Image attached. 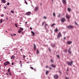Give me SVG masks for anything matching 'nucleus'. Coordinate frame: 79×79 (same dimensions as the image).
<instances>
[{
	"label": "nucleus",
	"instance_id": "nucleus-16",
	"mask_svg": "<svg viewBox=\"0 0 79 79\" xmlns=\"http://www.w3.org/2000/svg\"><path fill=\"white\" fill-rule=\"evenodd\" d=\"M11 59H15V56L14 55L12 56V57H10Z\"/></svg>",
	"mask_w": 79,
	"mask_h": 79
},
{
	"label": "nucleus",
	"instance_id": "nucleus-42",
	"mask_svg": "<svg viewBox=\"0 0 79 79\" xmlns=\"http://www.w3.org/2000/svg\"><path fill=\"white\" fill-rule=\"evenodd\" d=\"M66 79H70L68 77H66Z\"/></svg>",
	"mask_w": 79,
	"mask_h": 79
},
{
	"label": "nucleus",
	"instance_id": "nucleus-22",
	"mask_svg": "<svg viewBox=\"0 0 79 79\" xmlns=\"http://www.w3.org/2000/svg\"><path fill=\"white\" fill-rule=\"evenodd\" d=\"M36 53L37 54L39 53V50L38 49L37 50V51L36 52Z\"/></svg>",
	"mask_w": 79,
	"mask_h": 79
},
{
	"label": "nucleus",
	"instance_id": "nucleus-29",
	"mask_svg": "<svg viewBox=\"0 0 79 79\" xmlns=\"http://www.w3.org/2000/svg\"><path fill=\"white\" fill-rule=\"evenodd\" d=\"M75 25H77V26L78 25V24H77V23L76 22H75Z\"/></svg>",
	"mask_w": 79,
	"mask_h": 79
},
{
	"label": "nucleus",
	"instance_id": "nucleus-27",
	"mask_svg": "<svg viewBox=\"0 0 79 79\" xmlns=\"http://www.w3.org/2000/svg\"><path fill=\"white\" fill-rule=\"evenodd\" d=\"M8 73H10V69H8Z\"/></svg>",
	"mask_w": 79,
	"mask_h": 79
},
{
	"label": "nucleus",
	"instance_id": "nucleus-8",
	"mask_svg": "<svg viewBox=\"0 0 79 79\" xmlns=\"http://www.w3.org/2000/svg\"><path fill=\"white\" fill-rule=\"evenodd\" d=\"M66 18L67 19H70V16L67 14L66 15Z\"/></svg>",
	"mask_w": 79,
	"mask_h": 79
},
{
	"label": "nucleus",
	"instance_id": "nucleus-40",
	"mask_svg": "<svg viewBox=\"0 0 79 79\" xmlns=\"http://www.w3.org/2000/svg\"><path fill=\"white\" fill-rule=\"evenodd\" d=\"M10 5V3L9 2H8L7 3V5H8H8Z\"/></svg>",
	"mask_w": 79,
	"mask_h": 79
},
{
	"label": "nucleus",
	"instance_id": "nucleus-54",
	"mask_svg": "<svg viewBox=\"0 0 79 79\" xmlns=\"http://www.w3.org/2000/svg\"><path fill=\"white\" fill-rule=\"evenodd\" d=\"M45 26H48L47 24H45Z\"/></svg>",
	"mask_w": 79,
	"mask_h": 79
},
{
	"label": "nucleus",
	"instance_id": "nucleus-51",
	"mask_svg": "<svg viewBox=\"0 0 79 79\" xmlns=\"http://www.w3.org/2000/svg\"><path fill=\"white\" fill-rule=\"evenodd\" d=\"M23 56L24 58H25L26 57V56Z\"/></svg>",
	"mask_w": 79,
	"mask_h": 79
},
{
	"label": "nucleus",
	"instance_id": "nucleus-13",
	"mask_svg": "<svg viewBox=\"0 0 79 79\" xmlns=\"http://www.w3.org/2000/svg\"><path fill=\"white\" fill-rule=\"evenodd\" d=\"M71 50V48H70L68 52L69 54H71V50Z\"/></svg>",
	"mask_w": 79,
	"mask_h": 79
},
{
	"label": "nucleus",
	"instance_id": "nucleus-48",
	"mask_svg": "<svg viewBox=\"0 0 79 79\" xmlns=\"http://www.w3.org/2000/svg\"><path fill=\"white\" fill-rule=\"evenodd\" d=\"M57 57L58 58H60V56H59V55H57Z\"/></svg>",
	"mask_w": 79,
	"mask_h": 79
},
{
	"label": "nucleus",
	"instance_id": "nucleus-53",
	"mask_svg": "<svg viewBox=\"0 0 79 79\" xmlns=\"http://www.w3.org/2000/svg\"><path fill=\"white\" fill-rule=\"evenodd\" d=\"M67 71H69V69H67Z\"/></svg>",
	"mask_w": 79,
	"mask_h": 79
},
{
	"label": "nucleus",
	"instance_id": "nucleus-62",
	"mask_svg": "<svg viewBox=\"0 0 79 79\" xmlns=\"http://www.w3.org/2000/svg\"><path fill=\"white\" fill-rule=\"evenodd\" d=\"M52 2H53V0H52Z\"/></svg>",
	"mask_w": 79,
	"mask_h": 79
},
{
	"label": "nucleus",
	"instance_id": "nucleus-34",
	"mask_svg": "<svg viewBox=\"0 0 79 79\" xmlns=\"http://www.w3.org/2000/svg\"><path fill=\"white\" fill-rule=\"evenodd\" d=\"M45 23V22H44L42 24V26H43L44 25V23Z\"/></svg>",
	"mask_w": 79,
	"mask_h": 79
},
{
	"label": "nucleus",
	"instance_id": "nucleus-33",
	"mask_svg": "<svg viewBox=\"0 0 79 79\" xmlns=\"http://www.w3.org/2000/svg\"><path fill=\"white\" fill-rule=\"evenodd\" d=\"M10 12L11 13H14V11L13 10H11Z\"/></svg>",
	"mask_w": 79,
	"mask_h": 79
},
{
	"label": "nucleus",
	"instance_id": "nucleus-28",
	"mask_svg": "<svg viewBox=\"0 0 79 79\" xmlns=\"http://www.w3.org/2000/svg\"><path fill=\"white\" fill-rule=\"evenodd\" d=\"M58 17V18H60V17H61V14H59Z\"/></svg>",
	"mask_w": 79,
	"mask_h": 79
},
{
	"label": "nucleus",
	"instance_id": "nucleus-41",
	"mask_svg": "<svg viewBox=\"0 0 79 79\" xmlns=\"http://www.w3.org/2000/svg\"><path fill=\"white\" fill-rule=\"evenodd\" d=\"M51 62H52V63H53V60H51Z\"/></svg>",
	"mask_w": 79,
	"mask_h": 79
},
{
	"label": "nucleus",
	"instance_id": "nucleus-60",
	"mask_svg": "<svg viewBox=\"0 0 79 79\" xmlns=\"http://www.w3.org/2000/svg\"><path fill=\"white\" fill-rule=\"evenodd\" d=\"M64 39H66V38H65V37H64Z\"/></svg>",
	"mask_w": 79,
	"mask_h": 79
},
{
	"label": "nucleus",
	"instance_id": "nucleus-11",
	"mask_svg": "<svg viewBox=\"0 0 79 79\" xmlns=\"http://www.w3.org/2000/svg\"><path fill=\"white\" fill-rule=\"evenodd\" d=\"M67 43L68 44H69V45H70V44H72V42L68 41H67Z\"/></svg>",
	"mask_w": 79,
	"mask_h": 79
},
{
	"label": "nucleus",
	"instance_id": "nucleus-59",
	"mask_svg": "<svg viewBox=\"0 0 79 79\" xmlns=\"http://www.w3.org/2000/svg\"><path fill=\"white\" fill-rule=\"evenodd\" d=\"M27 22H25V23L26 24H27Z\"/></svg>",
	"mask_w": 79,
	"mask_h": 79
},
{
	"label": "nucleus",
	"instance_id": "nucleus-2",
	"mask_svg": "<svg viewBox=\"0 0 79 79\" xmlns=\"http://www.w3.org/2000/svg\"><path fill=\"white\" fill-rule=\"evenodd\" d=\"M67 63L69 66H72V64H73V61H71V62L67 61Z\"/></svg>",
	"mask_w": 79,
	"mask_h": 79
},
{
	"label": "nucleus",
	"instance_id": "nucleus-12",
	"mask_svg": "<svg viewBox=\"0 0 79 79\" xmlns=\"http://www.w3.org/2000/svg\"><path fill=\"white\" fill-rule=\"evenodd\" d=\"M51 66L52 67V68H56V65H55L53 64L51 65Z\"/></svg>",
	"mask_w": 79,
	"mask_h": 79
},
{
	"label": "nucleus",
	"instance_id": "nucleus-64",
	"mask_svg": "<svg viewBox=\"0 0 79 79\" xmlns=\"http://www.w3.org/2000/svg\"><path fill=\"white\" fill-rule=\"evenodd\" d=\"M31 35V36H32L33 35Z\"/></svg>",
	"mask_w": 79,
	"mask_h": 79
},
{
	"label": "nucleus",
	"instance_id": "nucleus-39",
	"mask_svg": "<svg viewBox=\"0 0 79 79\" xmlns=\"http://www.w3.org/2000/svg\"><path fill=\"white\" fill-rule=\"evenodd\" d=\"M1 17H3V16H4V15H1Z\"/></svg>",
	"mask_w": 79,
	"mask_h": 79
},
{
	"label": "nucleus",
	"instance_id": "nucleus-47",
	"mask_svg": "<svg viewBox=\"0 0 79 79\" xmlns=\"http://www.w3.org/2000/svg\"><path fill=\"white\" fill-rule=\"evenodd\" d=\"M34 69V71H36V69Z\"/></svg>",
	"mask_w": 79,
	"mask_h": 79
},
{
	"label": "nucleus",
	"instance_id": "nucleus-3",
	"mask_svg": "<svg viewBox=\"0 0 79 79\" xmlns=\"http://www.w3.org/2000/svg\"><path fill=\"white\" fill-rule=\"evenodd\" d=\"M67 28H68V29H73V28H74V26H73V25L68 26Z\"/></svg>",
	"mask_w": 79,
	"mask_h": 79
},
{
	"label": "nucleus",
	"instance_id": "nucleus-61",
	"mask_svg": "<svg viewBox=\"0 0 79 79\" xmlns=\"http://www.w3.org/2000/svg\"><path fill=\"white\" fill-rule=\"evenodd\" d=\"M21 66H22V64H20Z\"/></svg>",
	"mask_w": 79,
	"mask_h": 79
},
{
	"label": "nucleus",
	"instance_id": "nucleus-52",
	"mask_svg": "<svg viewBox=\"0 0 79 79\" xmlns=\"http://www.w3.org/2000/svg\"><path fill=\"white\" fill-rule=\"evenodd\" d=\"M20 64H21V63H22V61H20Z\"/></svg>",
	"mask_w": 79,
	"mask_h": 79
},
{
	"label": "nucleus",
	"instance_id": "nucleus-44",
	"mask_svg": "<svg viewBox=\"0 0 79 79\" xmlns=\"http://www.w3.org/2000/svg\"><path fill=\"white\" fill-rule=\"evenodd\" d=\"M48 50H49V51H51V49H50V48H48Z\"/></svg>",
	"mask_w": 79,
	"mask_h": 79
},
{
	"label": "nucleus",
	"instance_id": "nucleus-7",
	"mask_svg": "<svg viewBox=\"0 0 79 79\" xmlns=\"http://www.w3.org/2000/svg\"><path fill=\"white\" fill-rule=\"evenodd\" d=\"M61 32H59L57 35V37L60 38V37H61Z\"/></svg>",
	"mask_w": 79,
	"mask_h": 79
},
{
	"label": "nucleus",
	"instance_id": "nucleus-9",
	"mask_svg": "<svg viewBox=\"0 0 79 79\" xmlns=\"http://www.w3.org/2000/svg\"><path fill=\"white\" fill-rule=\"evenodd\" d=\"M54 77L55 79H58V76L57 74L55 75Z\"/></svg>",
	"mask_w": 79,
	"mask_h": 79
},
{
	"label": "nucleus",
	"instance_id": "nucleus-45",
	"mask_svg": "<svg viewBox=\"0 0 79 79\" xmlns=\"http://www.w3.org/2000/svg\"><path fill=\"white\" fill-rule=\"evenodd\" d=\"M14 63H13V62H12V65L13 66V65H14Z\"/></svg>",
	"mask_w": 79,
	"mask_h": 79
},
{
	"label": "nucleus",
	"instance_id": "nucleus-35",
	"mask_svg": "<svg viewBox=\"0 0 79 79\" xmlns=\"http://www.w3.org/2000/svg\"><path fill=\"white\" fill-rule=\"evenodd\" d=\"M9 75L10 76H11L12 74H11V72H9Z\"/></svg>",
	"mask_w": 79,
	"mask_h": 79
},
{
	"label": "nucleus",
	"instance_id": "nucleus-17",
	"mask_svg": "<svg viewBox=\"0 0 79 79\" xmlns=\"http://www.w3.org/2000/svg\"><path fill=\"white\" fill-rule=\"evenodd\" d=\"M54 31L55 32H58V28H56L55 30H54Z\"/></svg>",
	"mask_w": 79,
	"mask_h": 79
},
{
	"label": "nucleus",
	"instance_id": "nucleus-1",
	"mask_svg": "<svg viewBox=\"0 0 79 79\" xmlns=\"http://www.w3.org/2000/svg\"><path fill=\"white\" fill-rule=\"evenodd\" d=\"M3 64L5 66H7V65H9V64H10V62H9V61H7L4 63Z\"/></svg>",
	"mask_w": 79,
	"mask_h": 79
},
{
	"label": "nucleus",
	"instance_id": "nucleus-57",
	"mask_svg": "<svg viewBox=\"0 0 79 79\" xmlns=\"http://www.w3.org/2000/svg\"><path fill=\"white\" fill-rule=\"evenodd\" d=\"M22 50H23V49H21L20 50V51H22Z\"/></svg>",
	"mask_w": 79,
	"mask_h": 79
},
{
	"label": "nucleus",
	"instance_id": "nucleus-31",
	"mask_svg": "<svg viewBox=\"0 0 79 79\" xmlns=\"http://www.w3.org/2000/svg\"><path fill=\"white\" fill-rule=\"evenodd\" d=\"M0 23H1V24H2V23H3V20H2V19H1Z\"/></svg>",
	"mask_w": 79,
	"mask_h": 79
},
{
	"label": "nucleus",
	"instance_id": "nucleus-49",
	"mask_svg": "<svg viewBox=\"0 0 79 79\" xmlns=\"http://www.w3.org/2000/svg\"><path fill=\"white\" fill-rule=\"evenodd\" d=\"M13 35H16V34H13Z\"/></svg>",
	"mask_w": 79,
	"mask_h": 79
},
{
	"label": "nucleus",
	"instance_id": "nucleus-24",
	"mask_svg": "<svg viewBox=\"0 0 79 79\" xmlns=\"http://www.w3.org/2000/svg\"><path fill=\"white\" fill-rule=\"evenodd\" d=\"M49 73V71H47L46 72V74H48V73Z\"/></svg>",
	"mask_w": 79,
	"mask_h": 79
},
{
	"label": "nucleus",
	"instance_id": "nucleus-37",
	"mask_svg": "<svg viewBox=\"0 0 79 79\" xmlns=\"http://www.w3.org/2000/svg\"><path fill=\"white\" fill-rule=\"evenodd\" d=\"M30 68H31V69H34V68H33V67H30Z\"/></svg>",
	"mask_w": 79,
	"mask_h": 79
},
{
	"label": "nucleus",
	"instance_id": "nucleus-55",
	"mask_svg": "<svg viewBox=\"0 0 79 79\" xmlns=\"http://www.w3.org/2000/svg\"><path fill=\"white\" fill-rule=\"evenodd\" d=\"M4 8L5 9H6V7H4Z\"/></svg>",
	"mask_w": 79,
	"mask_h": 79
},
{
	"label": "nucleus",
	"instance_id": "nucleus-43",
	"mask_svg": "<svg viewBox=\"0 0 79 79\" xmlns=\"http://www.w3.org/2000/svg\"><path fill=\"white\" fill-rule=\"evenodd\" d=\"M44 19H46L47 17H44Z\"/></svg>",
	"mask_w": 79,
	"mask_h": 79
},
{
	"label": "nucleus",
	"instance_id": "nucleus-19",
	"mask_svg": "<svg viewBox=\"0 0 79 79\" xmlns=\"http://www.w3.org/2000/svg\"><path fill=\"white\" fill-rule=\"evenodd\" d=\"M2 1L4 3H6V1L5 0H2Z\"/></svg>",
	"mask_w": 79,
	"mask_h": 79
},
{
	"label": "nucleus",
	"instance_id": "nucleus-38",
	"mask_svg": "<svg viewBox=\"0 0 79 79\" xmlns=\"http://www.w3.org/2000/svg\"><path fill=\"white\" fill-rule=\"evenodd\" d=\"M6 76H8V75H9V74H8V73H6Z\"/></svg>",
	"mask_w": 79,
	"mask_h": 79
},
{
	"label": "nucleus",
	"instance_id": "nucleus-50",
	"mask_svg": "<svg viewBox=\"0 0 79 79\" xmlns=\"http://www.w3.org/2000/svg\"><path fill=\"white\" fill-rule=\"evenodd\" d=\"M30 29L31 30H32V27H31L30 28Z\"/></svg>",
	"mask_w": 79,
	"mask_h": 79
},
{
	"label": "nucleus",
	"instance_id": "nucleus-25",
	"mask_svg": "<svg viewBox=\"0 0 79 79\" xmlns=\"http://www.w3.org/2000/svg\"><path fill=\"white\" fill-rule=\"evenodd\" d=\"M64 52H65V53H66V52H68V50H67V49L64 50Z\"/></svg>",
	"mask_w": 79,
	"mask_h": 79
},
{
	"label": "nucleus",
	"instance_id": "nucleus-56",
	"mask_svg": "<svg viewBox=\"0 0 79 79\" xmlns=\"http://www.w3.org/2000/svg\"><path fill=\"white\" fill-rule=\"evenodd\" d=\"M50 69H52V68L50 67L49 68Z\"/></svg>",
	"mask_w": 79,
	"mask_h": 79
},
{
	"label": "nucleus",
	"instance_id": "nucleus-4",
	"mask_svg": "<svg viewBox=\"0 0 79 79\" xmlns=\"http://www.w3.org/2000/svg\"><path fill=\"white\" fill-rule=\"evenodd\" d=\"M61 21L62 23H64V22L66 21V19H65V18H64V17L62 18H61Z\"/></svg>",
	"mask_w": 79,
	"mask_h": 79
},
{
	"label": "nucleus",
	"instance_id": "nucleus-30",
	"mask_svg": "<svg viewBox=\"0 0 79 79\" xmlns=\"http://www.w3.org/2000/svg\"><path fill=\"white\" fill-rule=\"evenodd\" d=\"M53 16H56V15H55V13L54 12L53 13Z\"/></svg>",
	"mask_w": 79,
	"mask_h": 79
},
{
	"label": "nucleus",
	"instance_id": "nucleus-32",
	"mask_svg": "<svg viewBox=\"0 0 79 79\" xmlns=\"http://www.w3.org/2000/svg\"><path fill=\"white\" fill-rule=\"evenodd\" d=\"M24 0L25 2V3L26 4V5H27V2H26V1L25 0Z\"/></svg>",
	"mask_w": 79,
	"mask_h": 79
},
{
	"label": "nucleus",
	"instance_id": "nucleus-26",
	"mask_svg": "<svg viewBox=\"0 0 79 79\" xmlns=\"http://www.w3.org/2000/svg\"><path fill=\"white\" fill-rule=\"evenodd\" d=\"M20 30L21 31H23V28L22 27H20Z\"/></svg>",
	"mask_w": 79,
	"mask_h": 79
},
{
	"label": "nucleus",
	"instance_id": "nucleus-36",
	"mask_svg": "<svg viewBox=\"0 0 79 79\" xmlns=\"http://www.w3.org/2000/svg\"><path fill=\"white\" fill-rule=\"evenodd\" d=\"M15 25L16 26V27H18V26H17V24H16V23H15Z\"/></svg>",
	"mask_w": 79,
	"mask_h": 79
},
{
	"label": "nucleus",
	"instance_id": "nucleus-18",
	"mask_svg": "<svg viewBox=\"0 0 79 79\" xmlns=\"http://www.w3.org/2000/svg\"><path fill=\"white\" fill-rule=\"evenodd\" d=\"M31 34H33V36H34V35H35V33H34V31H31Z\"/></svg>",
	"mask_w": 79,
	"mask_h": 79
},
{
	"label": "nucleus",
	"instance_id": "nucleus-6",
	"mask_svg": "<svg viewBox=\"0 0 79 79\" xmlns=\"http://www.w3.org/2000/svg\"><path fill=\"white\" fill-rule=\"evenodd\" d=\"M62 3L64 5H66V0H62Z\"/></svg>",
	"mask_w": 79,
	"mask_h": 79
},
{
	"label": "nucleus",
	"instance_id": "nucleus-23",
	"mask_svg": "<svg viewBox=\"0 0 79 79\" xmlns=\"http://www.w3.org/2000/svg\"><path fill=\"white\" fill-rule=\"evenodd\" d=\"M18 32L19 34H21V31L20 30H19L18 31Z\"/></svg>",
	"mask_w": 79,
	"mask_h": 79
},
{
	"label": "nucleus",
	"instance_id": "nucleus-10",
	"mask_svg": "<svg viewBox=\"0 0 79 79\" xmlns=\"http://www.w3.org/2000/svg\"><path fill=\"white\" fill-rule=\"evenodd\" d=\"M34 50H35L36 49V46L35 44H33Z\"/></svg>",
	"mask_w": 79,
	"mask_h": 79
},
{
	"label": "nucleus",
	"instance_id": "nucleus-46",
	"mask_svg": "<svg viewBox=\"0 0 79 79\" xmlns=\"http://www.w3.org/2000/svg\"><path fill=\"white\" fill-rule=\"evenodd\" d=\"M48 68V66H46V68Z\"/></svg>",
	"mask_w": 79,
	"mask_h": 79
},
{
	"label": "nucleus",
	"instance_id": "nucleus-63",
	"mask_svg": "<svg viewBox=\"0 0 79 79\" xmlns=\"http://www.w3.org/2000/svg\"><path fill=\"white\" fill-rule=\"evenodd\" d=\"M6 31V32L8 33V32H7V31Z\"/></svg>",
	"mask_w": 79,
	"mask_h": 79
},
{
	"label": "nucleus",
	"instance_id": "nucleus-58",
	"mask_svg": "<svg viewBox=\"0 0 79 79\" xmlns=\"http://www.w3.org/2000/svg\"><path fill=\"white\" fill-rule=\"evenodd\" d=\"M59 73H61V72L60 71H59Z\"/></svg>",
	"mask_w": 79,
	"mask_h": 79
},
{
	"label": "nucleus",
	"instance_id": "nucleus-14",
	"mask_svg": "<svg viewBox=\"0 0 79 79\" xmlns=\"http://www.w3.org/2000/svg\"><path fill=\"white\" fill-rule=\"evenodd\" d=\"M38 9H39V7L37 6L35 8V10L37 11V10H38Z\"/></svg>",
	"mask_w": 79,
	"mask_h": 79
},
{
	"label": "nucleus",
	"instance_id": "nucleus-21",
	"mask_svg": "<svg viewBox=\"0 0 79 79\" xmlns=\"http://www.w3.org/2000/svg\"><path fill=\"white\" fill-rule=\"evenodd\" d=\"M52 47H54L55 46V44H52Z\"/></svg>",
	"mask_w": 79,
	"mask_h": 79
},
{
	"label": "nucleus",
	"instance_id": "nucleus-15",
	"mask_svg": "<svg viewBox=\"0 0 79 79\" xmlns=\"http://www.w3.org/2000/svg\"><path fill=\"white\" fill-rule=\"evenodd\" d=\"M67 10H68L69 12H70V11H71V8H68Z\"/></svg>",
	"mask_w": 79,
	"mask_h": 79
},
{
	"label": "nucleus",
	"instance_id": "nucleus-20",
	"mask_svg": "<svg viewBox=\"0 0 79 79\" xmlns=\"http://www.w3.org/2000/svg\"><path fill=\"white\" fill-rule=\"evenodd\" d=\"M55 25H56L55 23L52 24L51 25V27H53V26H55Z\"/></svg>",
	"mask_w": 79,
	"mask_h": 79
},
{
	"label": "nucleus",
	"instance_id": "nucleus-5",
	"mask_svg": "<svg viewBox=\"0 0 79 79\" xmlns=\"http://www.w3.org/2000/svg\"><path fill=\"white\" fill-rule=\"evenodd\" d=\"M31 12H28L27 13L25 14L26 15H27V16H30L31 15Z\"/></svg>",
	"mask_w": 79,
	"mask_h": 79
}]
</instances>
